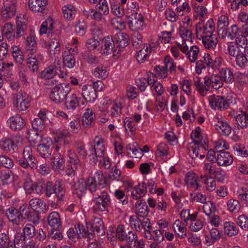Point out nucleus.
Wrapping results in <instances>:
<instances>
[{
	"label": "nucleus",
	"mask_w": 248,
	"mask_h": 248,
	"mask_svg": "<svg viewBox=\"0 0 248 248\" xmlns=\"http://www.w3.org/2000/svg\"><path fill=\"white\" fill-rule=\"evenodd\" d=\"M134 207L137 216L145 217L148 215L149 210L146 202L143 199L137 201L135 202Z\"/></svg>",
	"instance_id": "nucleus-24"
},
{
	"label": "nucleus",
	"mask_w": 248,
	"mask_h": 248,
	"mask_svg": "<svg viewBox=\"0 0 248 248\" xmlns=\"http://www.w3.org/2000/svg\"><path fill=\"white\" fill-rule=\"evenodd\" d=\"M51 160L53 168L55 171H59L63 168L64 160L60 154H55Z\"/></svg>",
	"instance_id": "nucleus-37"
},
{
	"label": "nucleus",
	"mask_w": 248,
	"mask_h": 248,
	"mask_svg": "<svg viewBox=\"0 0 248 248\" xmlns=\"http://www.w3.org/2000/svg\"><path fill=\"white\" fill-rule=\"evenodd\" d=\"M65 106L68 110H74L76 108H81L82 106L85 105L84 101L82 100L80 97L77 96L76 94L72 93L71 94H68L65 99Z\"/></svg>",
	"instance_id": "nucleus-11"
},
{
	"label": "nucleus",
	"mask_w": 248,
	"mask_h": 248,
	"mask_svg": "<svg viewBox=\"0 0 248 248\" xmlns=\"http://www.w3.org/2000/svg\"><path fill=\"white\" fill-rule=\"evenodd\" d=\"M202 207L203 212L207 216L214 214L216 210V207L214 203L211 201H208L203 203Z\"/></svg>",
	"instance_id": "nucleus-56"
},
{
	"label": "nucleus",
	"mask_w": 248,
	"mask_h": 248,
	"mask_svg": "<svg viewBox=\"0 0 248 248\" xmlns=\"http://www.w3.org/2000/svg\"><path fill=\"white\" fill-rule=\"evenodd\" d=\"M228 51L229 55L234 57L242 53L238 45L233 42L228 45Z\"/></svg>",
	"instance_id": "nucleus-61"
},
{
	"label": "nucleus",
	"mask_w": 248,
	"mask_h": 248,
	"mask_svg": "<svg viewBox=\"0 0 248 248\" xmlns=\"http://www.w3.org/2000/svg\"><path fill=\"white\" fill-rule=\"evenodd\" d=\"M238 199L248 204V187H242L237 191Z\"/></svg>",
	"instance_id": "nucleus-57"
},
{
	"label": "nucleus",
	"mask_w": 248,
	"mask_h": 248,
	"mask_svg": "<svg viewBox=\"0 0 248 248\" xmlns=\"http://www.w3.org/2000/svg\"><path fill=\"white\" fill-rule=\"evenodd\" d=\"M229 25L228 19L227 16L222 15L218 20L217 31L219 36H220L222 31H224Z\"/></svg>",
	"instance_id": "nucleus-47"
},
{
	"label": "nucleus",
	"mask_w": 248,
	"mask_h": 248,
	"mask_svg": "<svg viewBox=\"0 0 248 248\" xmlns=\"http://www.w3.org/2000/svg\"><path fill=\"white\" fill-rule=\"evenodd\" d=\"M144 24L143 16L138 12L133 13L128 22L129 28L135 31L142 30Z\"/></svg>",
	"instance_id": "nucleus-12"
},
{
	"label": "nucleus",
	"mask_w": 248,
	"mask_h": 248,
	"mask_svg": "<svg viewBox=\"0 0 248 248\" xmlns=\"http://www.w3.org/2000/svg\"><path fill=\"white\" fill-rule=\"evenodd\" d=\"M82 95L86 101L89 102H93L97 96L95 90L91 84H87L82 86Z\"/></svg>",
	"instance_id": "nucleus-21"
},
{
	"label": "nucleus",
	"mask_w": 248,
	"mask_h": 248,
	"mask_svg": "<svg viewBox=\"0 0 248 248\" xmlns=\"http://www.w3.org/2000/svg\"><path fill=\"white\" fill-rule=\"evenodd\" d=\"M87 228L90 229V233L95 232L98 236L103 235L105 233L103 222L100 218L94 217L91 223H87Z\"/></svg>",
	"instance_id": "nucleus-15"
},
{
	"label": "nucleus",
	"mask_w": 248,
	"mask_h": 248,
	"mask_svg": "<svg viewBox=\"0 0 248 248\" xmlns=\"http://www.w3.org/2000/svg\"><path fill=\"white\" fill-rule=\"evenodd\" d=\"M26 50L30 55L28 59L27 64L32 72L38 69V64L42 61V56L40 54L34 55L37 48V43L35 35L31 34L25 39Z\"/></svg>",
	"instance_id": "nucleus-2"
},
{
	"label": "nucleus",
	"mask_w": 248,
	"mask_h": 248,
	"mask_svg": "<svg viewBox=\"0 0 248 248\" xmlns=\"http://www.w3.org/2000/svg\"><path fill=\"white\" fill-rule=\"evenodd\" d=\"M70 91L71 88L69 84H58L51 90L49 94L50 99L56 104L61 103L65 100Z\"/></svg>",
	"instance_id": "nucleus-3"
},
{
	"label": "nucleus",
	"mask_w": 248,
	"mask_h": 248,
	"mask_svg": "<svg viewBox=\"0 0 248 248\" xmlns=\"http://www.w3.org/2000/svg\"><path fill=\"white\" fill-rule=\"evenodd\" d=\"M115 38L119 46L124 47L128 45L129 36L126 33L119 31L115 34Z\"/></svg>",
	"instance_id": "nucleus-39"
},
{
	"label": "nucleus",
	"mask_w": 248,
	"mask_h": 248,
	"mask_svg": "<svg viewBox=\"0 0 248 248\" xmlns=\"http://www.w3.org/2000/svg\"><path fill=\"white\" fill-rule=\"evenodd\" d=\"M47 3V0H28L29 8L34 13H46Z\"/></svg>",
	"instance_id": "nucleus-14"
},
{
	"label": "nucleus",
	"mask_w": 248,
	"mask_h": 248,
	"mask_svg": "<svg viewBox=\"0 0 248 248\" xmlns=\"http://www.w3.org/2000/svg\"><path fill=\"white\" fill-rule=\"evenodd\" d=\"M94 203L93 209L96 211H105L107 210L110 203V198L107 191L103 190L98 192L93 200Z\"/></svg>",
	"instance_id": "nucleus-6"
},
{
	"label": "nucleus",
	"mask_w": 248,
	"mask_h": 248,
	"mask_svg": "<svg viewBox=\"0 0 248 248\" xmlns=\"http://www.w3.org/2000/svg\"><path fill=\"white\" fill-rule=\"evenodd\" d=\"M212 124L215 127L218 133L222 135L228 136L232 131V127L222 118L218 116L214 117Z\"/></svg>",
	"instance_id": "nucleus-9"
},
{
	"label": "nucleus",
	"mask_w": 248,
	"mask_h": 248,
	"mask_svg": "<svg viewBox=\"0 0 248 248\" xmlns=\"http://www.w3.org/2000/svg\"><path fill=\"white\" fill-rule=\"evenodd\" d=\"M154 73L150 71H148L146 74V78H141L137 80V85L139 89L143 92L144 91L148 85H152V84L155 82V77Z\"/></svg>",
	"instance_id": "nucleus-19"
},
{
	"label": "nucleus",
	"mask_w": 248,
	"mask_h": 248,
	"mask_svg": "<svg viewBox=\"0 0 248 248\" xmlns=\"http://www.w3.org/2000/svg\"><path fill=\"white\" fill-rule=\"evenodd\" d=\"M87 25L84 19H79L75 26L76 33L79 36H83L86 31Z\"/></svg>",
	"instance_id": "nucleus-52"
},
{
	"label": "nucleus",
	"mask_w": 248,
	"mask_h": 248,
	"mask_svg": "<svg viewBox=\"0 0 248 248\" xmlns=\"http://www.w3.org/2000/svg\"><path fill=\"white\" fill-rule=\"evenodd\" d=\"M227 206L230 212L234 213H238L241 208L239 201L233 199H231L228 201Z\"/></svg>",
	"instance_id": "nucleus-46"
},
{
	"label": "nucleus",
	"mask_w": 248,
	"mask_h": 248,
	"mask_svg": "<svg viewBox=\"0 0 248 248\" xmlns=\"http://www.w3.org/2000/svg\"><path fill=\"white\" fill-rule=\"evenodd\" d=\"M129 222L130 226L132 228H134L138 232L141 231V227H140L141 220L137 215L130 216Z\"/></svg>",
	"instance_id": "nucleus-59"
},
{
	"label": "nucleus",
	"mask_w": 248,
	"mask_h": 248,
	"mask_svg": "<svg viewBox=\"0 0 248 248\" xmlns=\"http://www.w3.org/2000/svg\"><path fill=\"white\" fill-rule=\"evenodd\" d=\"M202 39V42L204 46L208 49L214 48L217 43V40L215 34L210 35H205L201 37Z\"/></svg>",
	"instance_id": "nucleus-32"
},
{
	"label": "nucleus",
	"mask_w": 248,
	"mask_h": 248,
	"mask_svg": "<svg viewBox=\"0 0 248 248\" xmlns=\"http://www.w3.org/2000/svg\"><path fill=\"white\" fill-rule=\"evenodd\" d=\"M209 102L212 108L221 111L228 108L229 106V103L222 96L214 94L210 95L209 97Z\"/></svg>",
	"instance_id": "nucleus-10"
},
{
	"label": "nucleus",
	"mask_w": 248,
	"mask_h": 248,
	"mask_svg": "<svg viewBox=\"0 0 248 248\" xmlns=\"http://www.w3.org/2000/svg\"><path fill=\"white\" fill-rule=\"evenodd\" d=\"M30 206L33 211H39L40 210H43L45 207V203L44 201L41 199L35 198L32 199L29 202Z\"/></svg>",
	"instance_id": "nucleus-48"
},
{
	"label": "nucleus",
	"mask_w": 248,
	"mask_h": 248,
	"mask_svg": "<svg viewBox=\"0 0 248 248\" xmlns=\"http://www.w3.org/2000/svg\"><path fill=\"white\" fill-rule=\"evenodd\" d=\"M14 105L19 111H25L30 107L31 99L28 94L20 91L13 94Z\"/></svg>",
	"instance_id": "nucleus-7"
},
{
	"label": "nucleus",
	"mask_w": 248,
	"mask_h": 248,
	"mask_svg": "<svg viewBox=\"0 0 248 248\" xmlns=\"http://www.w3.org/2000/svg\"><path fill=\"white\" fill-rule=\"evenodd\" d=\"M11 49L12 56L16 62L19 64L22 63L24 57L20 48L17 46H13Z\"/></svg>",
	"instance_id": "nucleus-50"
},
{
	"label": "nucleus",
	"mask_w": 248,
	"mask_h": 248,
	"mask_svg": "<svg viewBox=\"0 0 248 248\" xmlns=\"http://www.w3.org/2000/svg\"><path fill=\"white\" fill-rule=\"evenodd\" d=\"M179 34L183 39V41H186L187 43L192 42L193 34L188 29H186L184 27H181L180 28Z\"/></svg>",
	"instance_id": "nucleus-58"
},
{
	"label": "nucleus",
	"mask_w": 248,
	"mask_h": 248,
	"mask_svg": "<svg viewBox=\"0 0 248 248\" xmlns=\"http://www.w3.org/2000/svg\"><path fill=\"white\" fill-rule=\"evenodd\" d=\"M122 107L121 100L117 99L113 102L104 100L101 106L99 107V109L101 112H107L111 116L114 117L118 116L121 113Z\"/></svg>",
	"instance_id": "nucleus-5"
},
{
	"label": "nucleus",
	"mask_w": 248,
	"mask_h": 248,
	"mask_svg": "<svg viewBox=\"0 0 248 248\" xmlns=\"http://www.w3.org/2000/svg\"><path fill=\"white\" fill-rule=\"evenodd\" d=\"M239 28L237 25L233 24L230 28H228L227 27L224 31H223L219 36L222 38L227 37L232 40L236 37Z\"/></svg>",
	"instance_id": "nucleus-33"
},
{
	"label": "nucleus",
	"mask_w": 248,
	"mask_h": 248,
	"mask_svg": "<svg viewBox=\"0 0 248 248\" xmlns=\"http://www.w3.org/2000/svg\"><path fill=\"white\" fill-rule=\"evenodd\" d=\"M93 74L95 78L105 79L108 77V72L105 67L100 65L96 67L93 71Z\"/></svg>",
	"instance_id": "nucleus-49"
},
{
	"label": "nucleus",
	"mask_w": 248,
	"mask_h": 248,
	"mask_svg": "<svg viewBox=\"0 0 248 248\" xmlns=\"http://www.w3.org/2000/svg\"><path fill=\"white\" fill-rule=\"evenodd\" d=\"M152 49L149 44L143 45V47L137 52V60L140 63H143L147 60L151 53Z\"/></svg>",
	"instance_id": "nucleus-28"
},
{
	"label": "nucleus",
	"mask_w": 248,
	"mask_h": 248,
	"mask_svg": "<svg viewBox=\"0 0 248 248\" xmlns=\"http://www.w3.org/2000/svg\"><path fill=\"white\" fill-rule=\"evenodd\" d=\"M16 4H9L5 5L1 10L2 18L7 20L11 18L15 15Z\"/></svg>",
	"instance_id": "nucleus-31"
},
{
	"label": "nucleus",
	"mask_w": 248,
	"mask_h": 248,
	"mask_svg": "<svg viewBox=\"0 0 248 248\" xmlns=\"http://www.w3.org/2000/svg\"><path fill=\"white\" fill-rule=\"evenodd\" d=\"M23 232L24 237L27 239H31L35 233V227L31 224H26L23 229Z\"/></svg>",
	"instance_id": "nucleus-53"
},
{
	"label": "nucleus",
	"mask_w": 248,
	"mask_h": 248,
	"mask_svg": "<svg viewBox=\"0 0 248 248\" xmlns=\"http://www.w3.org/2000/svg\"><path fill=\"white\" fill-rule=\"evenodd\" d=\"M164 62L166 67L169 69L170 73L176 74V64L169 56H166L165 58Z\"/></svg>",
	"instance_id": "nucleus-60"
},
{
	"label": "nucleus",
	"mask_w": 248,
	"mask_h": 248,
	"mask_svg": "<svg viewBox=\"0 0 248 248\" xmlns=\"http://www.w3.org/2000/svg\"><path fill=\"white\" fill-rule=\"evenodd\" d=\"M215 29V23L212 19H209L205 25L197 24L196 28L197 37L201 39V37L212 35Z\"/></svg>",
	"instance_id": "nucleus-8"
},
{
	"label": "nucleus",
	"mask_w": 248,
	"mask_h": 248,
	"mask_svg": "<svg viewBox=\"0 0 248 248\" xmlns=\"http://www.w3.org/2000/svg\"><path fill=\"white\" fill-rule=\"evenodd\" d=\"M147 192V186L144 182L139 184L134 187L131 191V196L135 200L143 197Z\"/></svg>",
	"instance_id": "nucleus-27"
},
{
	"label": "nucleus",
	"mask_w": 248,
	"mask_h": 248,
	"mask_svg": "<svg viewBox=\"0 0 248 248\" xmlns=\"http://www.w3.org/2000/svg\"><path fill=\"white\" fill-rule=\"evenodd\" d=\"M114 196L123 205L128 203V196L122 190L117 189L114 192Z\"/></svg>",
	"instance_id": "nucleus-62"
},
{
	"label": "nucleus",
	"mask_w": 248,
	"mask_h": 248,
	"mask_svg": "<svg viewBox=\"0 0 248 248\" xmlns=\"http://www.w3.org/2000/svg\"><path fill=\"white\" fill-rule=\"evenodd\" d=\"M127 149L132 152L136 158H140L142 155L141 148L139 147L136 142L129 143L127 145Z\"/></svg>",
	"instance_id": "nucleus-55"
},
{
	"label": "nucleus",
	"mask_w": 248,
	"mask_h": 248,
	"mask_svg": "<svg viewBox=\"0 0 248 248\" xmlns=\"http://www.w3.org/2000/svg\"><path fill=\"white\" fill-rule=\"evenodd\" d=\"M100 45L102 48V53L106 55L115 52L117 50L114 40L110 36H107L100 40Z\"/></svg>",
	"instance_id": "nucleus-13"
},
{
	"label": "nucleus",
	"mask_w": 248,
	"mask_h": 248,
	"mask_svg": "<svg viewBox=\"0 0 248 248\" xmlns=\"http://www.w3.org/2000/svg\"><path fill=\"white\" fill-rule=\"evenodd\" d=\"M16 147L14 142L10 139L3 138L0 141V148L6 152L14 151Z\"/></svg>",
	"instance_id": "nucleus-42"
},
{
	"label": "nucleus",
	"mask_w": 248,
	"mask_h": 248,
	"mask_svg": "<svg viewBox=\"0 0 248 248\" xmlns=\"http://www.w3.org/2000/svg\"><path fill=\"white\" fill-rule=\"evenodd\" d=\"M2 34L4 39L8 41L14 42L16 39L15 28L11 22H6L2 27Z\"/></svg>",
	"instance_id": "nucleus-22"
},
{
	"label": "nucleus",
	"mask_w": 248,
	"mask_h": 248,
	"mask_svg": "<svg viewBox=\"0 0 248 248\" xmlns=\"http://www.w3.org/2000/svg\"><path fill=\"white\" fill-rule=\"evenodd\" d=\"M217 161L219 166L230 165L233 162L232 155L228 152H220L217 155Z\"/></svg>",
	"instance_id": "nucleus-26"
},
{
	"label": "nucleus",
	"mask_w": 248,
	"mask_h": 248,
	"mask_svg": "<svg viewBox=\"0 0 248 248\" xmlns=\"http://www.w3.org/2000/svg\"><path fill=\"white\" fill-rule=\"evenodd\" d=\"M235 121L238 126L242 129L246 128L248 126V114L241 111L235 117Z\"/></svg>",
	"instance_id": "nucleus-44"
},
{
	"label": "nucleus",
	"mask_w": 248,
	"mask_h": 248,
	"mask_svg": "<svg viewBox=\"0 0 248 248\" xmlns=\"http://www.w3.org/2000/svg\"><path fill=\"white\" fill-rule=\"evenodd\" d=\"M23 215L25 219H28L35 224H37L39 222L40 217L38 214L34 211H32L30 207H28L26 210L24 211L23 213Z\"/></svg>",
	"instance_id": "nucleus-41"
},
{
	"label": "nucleus",
	"mask_w": 248,
	"mask_h": 248,
	"mask_svg": "<svg viewBox=\"0 0 248 248\" xmlns=\"http://www.w3.org/2000/svg\"><path fill=\"white\" fill-rule=\"evenodd\" d=\"M224 231L229 236L237 235L239 230L235 223L232 221H226L224 223Z\"/></svg>",
	"instance_id": "nucleus-35"
},
{
	"label": "nucleus",
	"mask_w": 248,
	"mask_h": 248,
	"mask_svg": "<svg viewBox=\"0 0 248 248\" xmlns=\"http://www.w3.org/2000/svg\"><path fill=\"white\" fill-rule=\"evenodd\" d=\"M78 53V49L76 47H71L68 49V51H65L62 54L64 65L68 68H73L76 63L74 55L77 54Z\"/></svg>",
	"instance_id": "nucleus-16"
},
{
	"label": "nucleus",
	"mask_w": 248,
	"mask_h": 248,
	"mask_svg": "<svg viewBox=\"0 0 248 248\" xmlns=\"http://www.w3.org/2000/svg\"><path fill=\"white\" fill-rule=\"evenodd\" d=\"M237 224L243 230H248V217L245 215H241L237 218Z\"/></svg>",
	"instance_id": "nucleus-64"
},
{
	"label": "nucleus",
	"mask_w": 248,
	"mask_h": 248,
	"mask_svg": "<svg viewBox=\"0 0 248 248\" xmlns=\"http://www.w3.org/2000/svg\"><path fill=\"white\" fill-rule=\"evenodd\" d=\"M185 182L188 186L193 188L194 190L198 189L199 185L197 182L195 173L188 172L185 176Z\"/></svg>",
	"instance_id": "nucleus-38"
},
{
	"label": "nucleus",
	"mask_w": 248,
	"mask_h": 248,
	"mask_svg": "<svg viewBox=\"0 0 248 248\" xmlns=\"http://www.w3.org/2000/svg\"><path fill=\"white\" fill-rule=\"evenodd\" d=\"M26 19L23 15H20L16 17V39H18L24 35L26 32L27 27L26 25Z\"/></svg>",
	"instance_id": "nucleus-23"
},
{
	"label": "nucleus",
	"mask_w": 248,
	"mask_h": 248,
	"mask_svg": "<svg viewBox=\"0 0 248 248\" xmlns=\"http://www.w3.org/2000/svg\"><path fill=\"white\" fill-rule=\"evenodd\" d=\"M94 144L93 147L90 150L91 163L95 165L97 162L98 157H103L106 151L104 145V140L100 136H96L94 139Z\"/></svg>",
	"instance_id": "nucleus-4"
},
{
	"label": "nucleus",
	"mask_w": 248,
	"mask_h": 248,
	"mask_svg": "<svg viewBox=\"0 0 248 248\" xmlns=\"http://www.w3.org/2000/svg\"><path fill=\"white\" fill-rule=\"evenodd\" d=\"M87 189L88 188L89 191L92 193H98V191L101 188V186H97L96 184V180L94 178L92 177H89L86 182Z\"/></svg>",
	"instance_id": "nucleus-54"
},
{
	"label": "nucleus",
	"mask_w": 248,
	"mask_h": 248,
	"mask_svg": "<svg viewBox=\"0 0 248 248\" xmlns=\"http://www.w3.org/2000/svg\"><path fill=\"white\" fill-rule=\"evenodd\" d=\"M67 157L69 159V162L75 166V169H77L80 167V163L79 159L76 155L75 152L73 150H68L67 153Z\"/></svg>",
	"instance_id": "nucleus-51"
},
{
	"label": "nucleus",
	"mask_w": 248,
	"mask_h": 248,
	"mask_svg": "<svg viewBox=\"0 0 248 248\" xmlns=\"http://www.w3.org/2000/svg\"><path fill=\"white\" fill-rule=\"evenodd\" d=\"M56 23L55 21L51 17L47 18L45 21H44L40 27V33L41 34H45L47 33L48 34H51L52 37V31L55 28Z\"/></svg>",
	"instance_id": "nucleus-25"
},
{
	"label": "nucleus",
	"mask_w": 248,
	"mask_h": 248,
	"mask_svg": "<svg viewBox=\"0 0 248 248\" xmlns=\"http://www.w3.org/2000/svg\"><path fill=\"white\" fill-rule=\"evenodd\" d=\"M73 186L75 190V193L78 194L79 197L84 194L87 190L86 182L83 178L78 179Z\"/></svg>",
	"instance_id": "nucleus-36"
},
{
	"label": "nucleus",
	"mask_w": 248,
	"mask_h": 248,
	"mask_svg": "<svg viewBox=\"0 0 248 248\" xmlns=\"http://www.w3.org/2000/svg\"><path fill=\"white\" fill-rule=\"evenodd\" d=\"M77 10L74 6L70 4L65 5L62 8L64 18L69 21L72 20L77 14Z\"/></svg>",
	"instance_id": "nucleus-34"
},
{
	"label": "nucleus",
	"mask_w": 248,
	"mask_h": 248,
	"mask_svg": "<svg viewBox=\"0 0 248 248\" xmlns=\"http://www.w3.org/2000/svg\"><path fill=\"white\" fill-rule=\"evenodd\" d=\"M47 221L51 228H60L62 227L61 219L57 212L50 213L47 217Z\"/></svg>",
	"instance_id": "nucleus-29"
},
{
	"label": "nucleus",
	"mask_w": 248,
	"mask_h": 248,
	"mask_svg": "<svg viewBox=\"0 0 248 248\" xmlns=\"http://www.w3.org/2000/svg\"><path fill=\"white\" fill-rule=\"evenodd\" d=\"M204 80H205V84H206L207 88L209 90L210 86L215 89H218L223 85L222 78L217 74H213L210 77L205 76L204 78Z\"/></svg>",
	"instance_id": "nucleus-20"
},
{
	"label": "nucleus",
	"mask_w": 248,
	"mask_h": 248,
	"mask_svg": "<svg viewBox=\"0 0 248 248\" xmlns=\"http://www.w3.org/2000/svg\"><path fill=\"white\" fill-rule=\"evenodd\" d=\"M199 141L194 140L193 142L190 143L189 145L188 148L189 154L192 159L198 157L199 155H200V158H203L205 156L204 154H202L200 153V149L199 146Z\"/></svg>",
	"instance_id": "nucleus-30"
},
{
	"label": "nucleus",
	"mask_w": 248,
	"mask_h": 248,
	"mask_svg": "<svg viewBox=\"0 0 248 248\" xmlns=\"http://www.w3.org/2000/svg\"><path fill=\"white\" fill-rule=\"evenodd\" d=\"M133 46L138 47L142 44V37L138 31H134L131 36Z\"/></svg>",
	"instance_id": "nucleus-63"
},
{
	"label": "nucleus",
	"mask_w": 248,
	"mask_h": 248,
	"mask_svg": "<svg viewBox=\"0 0 248 248\" xmlns=\"http://www.w3.org/2000/svg\"><path fill=\"white\" fill-rule=\"evenodd\" d=\"M220 77L222 81L227 83H231L234 80V77L232 72L229 68H222L220 71Z\"/></svg>",
	"instance_id": "nucleus-45"
},
{
	"label": "nucleus",
	"mask_w": 248,
	"mask_h": 248,
	"mask_svg": "<svg viewBox=\"0 0 248 248\" xmlns=\"http://www.w3.org/2000/svg\"><path fill=\"white\" fill-rule=\"evenodd\" d=\"M56 74V68L53 65H49L46 68L39 74L42 79H49L53 78Z\"/></svg>",
	"instance_id": "nucleus-40"
},
{
	"label": "nucleus",
	"mask_w": 248,
	"mask_h": 248,
	"mask_svg": "<svg viewBox=\"0 0 248 248\" xmlns=\"http://www.w3.org/2000/svg\"><path fill=\"white\" fill-rule=\"evenodd\" d=\"M7 123L11 130L15 131L20 130L25 125V120L19 114L10 117Z\"/></svg>",
	"instance_id": "nucleus-17"
},
{
	"label": "nucleus",
	"mask_w": 248,
	"mask_h": 248,
	"mask_svg": "<svg viewBox=\"0 0 248 248\" xmlns=\"http://www.w3.org/2000/svg\"><path fill=\"white\" fill-rule=\"evenodd\" d=\"M24 187L29 193L41 195L46 191L47 197H53L56 202L61 203L65 199V188L64 182L57 179L54 183L48 181L45 184L42 181L32 182L31 180L25 182Z\"/></svg>",
	"instance_id": "nucleus-1"
},
{
	"label": "nucleus",
	"mask_w": 248,
	"mask_h": 248,
	"mask_svg": "<svg viewBox=\"0 0 248 248\" xmlns=\"http://www.w3.org/2000/svg\"><path fill=\"white\" fill-rule=\"evenodd\" d=\"M46 143L43 142L37 145V151L40 156L44 158H49L52 153V141L51 139H46Z\"/></svg>",
	"instance_id": "nucleus-18"
},
{
	"label": "nucleus",
	"mask_w": 248,
	"mask_h": 248,
	"mask_svg": "<svg viewBox=\"0 0 248 248\" xmlns=\"http://www.w3.org/2000/svg\"><path fill=\"white\" fill-rule=\"evenodd\" d=\"M95 115L93 110L89 108L86 109V112L84 113L82 117L83 124L86 127L90 126L92 123L94 121Z\"/></svg>",
	"instance_id": "nucleus-43"
}]
</instances>
